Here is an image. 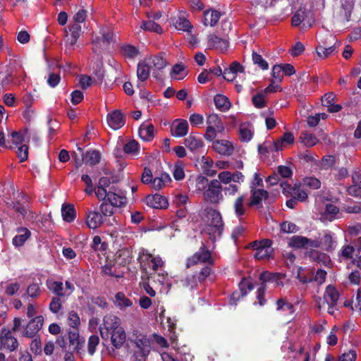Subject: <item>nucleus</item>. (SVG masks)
<instances>
[{
    "label": "nucleus",
    "instance_id": "nucleus-1",
    "mask_svg": "<svg viewBox=\"0 0 361 361\" xmlns=\"http://www.w3.org/2000/svg\"><path fill=\"white\" fill-rule=\"evenodd\" d=\"M204 212V233L214 241L221 235L223 232L224 224L221 215L218 211L213 209H207Z\"/></svg>",
    "mask_w": 361,
    "mask_h": 361
},
{
    "label": "nucleus",
    "instance_id": "nucleus-2",
    "mask_svg": "<svg viewBox=\"0 0 361 361\" xmlns=\"http://www.w3.org/2000/svg\"><path fill=\"white\" fill-rule=\"evenodd\" d=\"M138 261L140 264L141 270L145 273V276H142V279L149 274L147 272L148 268H151L154 273L162 271L164 262L159 256H153L152 255L143 251L140 253Z\"/></svg>",
    "mask_w": 361,
    "mask_h": 361
},
{
    "label": "nucleus",
    "instance_id": "nucleus-3",
    "mask_svg": "<svg viewBox=\"0 0 361 361\" xmlns=\"http://www.w3.org/2000/svg\"><path fill=\"white\" fill-rule=\"evenodd\" d=\"M207 130L204 138L212 141L216 137L217 133L224 131L225 127L220 117L216 114H209L207 118Z\"/></svg>",
    "mask_w": 361,
    "mask_h": 361
},
{
    "label": "nucleus",
    "instance_id": "nucleus-4",
    "mask_svg": "<svg viewBox=\"0 0 361 361\" xmlns=\"http://www.w3.org/2000/svg\"><path fill=\"white\" fill-rule=\"evenodd\" d=\"M223 186L217 179L210 180V184L203 193L204 199L210 203L218 204L224 200Z\"/></svg>",
    "mask_w": 361,
    "mask_h": 361
},
{
    "label": "nucleus",
    "instance_id": "nucleus-5",
    "mask_svg": "<svg viewBox=\"0 0 361 361\" xmlns=\"http://www.w3.org/2000/svg\"><path fill=\"white\" fill-rule=\"evenodd\" d=\"M251 246L256 251L254 256L257 259H269L272 255L273 248L270 240L255 241L252 243Z\"/></svg>",
    "mask_w": 361,
    "mask_h": 361
},
{
    "label": "nucleus",
    "instance_id": "nucleus-6",
    "mask_svg": "<svg viewBox=\"0 0 361 361\" xmlns=\"http://www.w3.org/2000/svg\"><path fill=\"white\" fill-rule=\"evenodd\" d=\"M283 193L288 197H291L297 200L304 202L307 200V193L300 188V185L295 184L293 186L289 185L286 181L281 183Z\"/></svg>",
    "mask_w": 361,
    "mask_h": 361
},
{
    "label": "nucleus",
    "instance_id": "nucleus-7",
    "mask_svg": "<svg viewBox=\"0 0 361 361\" xmlns=\"http://www.w3.org/2000/svg\"><path fill=\"white\" fill-rule=\"evenodd\" d=\"M199 263L213 264L211 252L204 246L187 259L186 267L190 268Z\"/></svg>",
    "mask_w": 361,
    "mask_h": 361
},
{
    "label": "nucleus",
    "instance_id": "nucleus-8",
    "mask_svg": "<svg viewBox=\"0 0 361 361\" xmlns=\"http://www.w3.org/2000/svg\"><path fill=\"white\" fill-rule=\"evenodd\" d=\"M340 293L336 287L332 285L327 286L323 295V302H322V299L319 298L317 303L318 308L321 310L324 304L337 305Z\"/></svg>",
    "mask_w": 361,
    "mask_h": 361
},
{
    "label": "nucleus",
    "instance_id": "nucleus-9",
    "mask_svg": "<svg viewBox=\"0 0 361 361\" xmlns=\"http://www.w3.org/2000/svg\"><path fill=\"white\" fill-rule=\"evenodd\" d=\"M44 324V317L37 316L32 318L24 329L23 335L27 338H34L42 329Z\"/></svg>",
    "mask_w": 361,
    "mask_h": 361
},
{
    "label": "nucleus",
    "instance_id": "nucleus-10",
    "mask_svg": "<svg viewBox=\"0 0 361 361\" xmlns=\"http://www.w3.org/2000/svg\"><path fill=\"white\" fill-rule=\"evenodd\" d=\"M245 177L241 172L235 171L231 173L228 171H224L218 174V180L220 184L228 185L231 182L242 183L244 182Z\"/></svg>",
    "mask_w": 361,
    "mask_h": 361
},
{
    "label": "nucleus",
    "instance_id": "nucleus-11",
    "mask_svg": "<svg viewBox=\"0 0 361 361\" xmlns=\"http://www.w3.org/2000/svg\"><path fill=\"white\" fill-rule=\"evenodd\" d=\"M106 121L109 126L114 130L120 129L126 122L124 115L118 109L107 114Z\"/></svg>",
    "mask_w": 361,
    "mask_h": 361
},
{
    "label": "nucleus",
    "instance_id": "nucleus-12",
    "mask_svg": "<svg viewBox=\"0 0 361 361\" xmlns=\"http://www.w3.org/2000/svg\"><path fill=\"white\" fill-rule=\"evenodd\" d=\"M85 224L90 229H96L103 224L102 215L96 210L87 209L85 212Z\"/></svg>",
    "mask_w": 361,
    "mask_h": 361
},
{
    "label": "nucleus",
    "instance_id": "nucleus-13",
    "mask_svg": "<svg viewBox=\"0 0 361 361\" xmlns=\"http://www.w3.org/2000/svg\"><path fill=\"white\" fill-rule=\"evenodd\" d=\"M313 243H316L317 246L312 247H320L327 252L334 250L336 245V241L329 233H325L319 240H313Z\"/></svg>",
    "mask_w": 361,
    "mask_h": 361
},
{
    "label": "nucleus",
    "instance_id": "nucleus-14",
    "mask_svg": "<svg viewBox=\"0 0 361 361\" xmlns=\"http://www.w3.org/2000/svg\"><path fill=\"white\" fill-rule=\"evenodd\" d=\"M212 147L217 153L226 156L232 154L234 150L233 144L226 140L213 141Z\"/></svg>",
    "mask_w": 361,
    "mask_h": 361
},
{
    "label": "nucleus",
    "instance_id": "nucleus-15",
    "mask_svg": "<svg viewBox=\"0 0 361 361\" xmlns=\"http://www.w3.org/2000/svg\"><path fill=\"white\" fill-rule=\"evenodd\" d=\"M288 245L298 249L317 246L316 243H313V240L300 235H294L291 237L288 240Z\"/></svg>",
    "mask_w": 361,
    "mask_h": 361
},
{
    "label": "nucleus",
    "instance_id": "nucleus-16",
    "mask_svg": "<svg viewBox=\"0 0 361 361\" xmlns=\"http://www.w3.org/2000/svg\"><path fill=\"white\" fill-rule=\"evenodd\" d=\"M171 134L176 137H183L188 132V123L186 120L176 119L171 126Z\"/></svg>",
    "mask_w": 361,
    "mask_h": 361
},
{
    "label": "nucleus",
    "instance_id": "nucleus-17",
    "mask_svg": "<svg viewBox=\"0 0 361 361\" xmlns=\"http://www.w3.org/2000/svg\"><path fill=\"white\" fill-rule=\"evenodd\" d=\"M250 202H248L250 207L259 205L269 196L268 192L265 190L253 188V187L250 189Z\"/></svg>",
    "mask_w": 361,
    "mask_h": 361
},
{
    "label": "nucleus",
    "instance_id": "nucleus-18",
    "mask_svg": "<svg viewBox=\"0 0 361 361\" xmlns=\"http://www.w3.org/2000/svg\"><path fill=\"white\" fill-rule=\"evenodd\" d=\"M293 174V171L290 167L286 166H279L277 169V172L274 173L273 175L269 176L267 181L269 183L270 185H274L277 184L279 180V176L282 178H290Z\"/></svg>",
    "mask_w": 361,
    "mask_h": 361
},
{
    "label": "nucleus",
    "instance_id": "nucleus-19",
    "mask_svg": "<svg viewBox=\"0 0 361 361\" xmlns=\"http://www.w3.org/2000/svg\"><path fill=\"white\" fill-rule=\"evenodd\" d=\"M107 200L114 207H121L127 203V198L126 195L121 191L116 189L109 190Z\"/></svg>",
    "mask_w": 361,
    "mask_h": 361
},
{
    "label": "nucleus",
    "instance_id": "nucleus-20",
    "mask_svg": "<svg viewBox=\"0 0 361 361\" xmlns=\"http://www.w3.org/2000/svg\"><path fill=\"white\" fill-rule=\"evenodd\" d=\"M1 344L4 348L8 349L11 351L16 350L18 346L17 339L11 336V331L8 329L2 330Z\"/></svg>",
    "mask_w": 361,
    "mask_h": 361
},
{
    "label": "nucleus",
    "instance_id": "nucleus-21",
    "mask_svg": "<svg viewBox=\"0 0 361 361\" xmlns=\"http://www.w3.org/2000/svg\"><path fill=\"white\" fill-rule=\"evenodd\" d=\"M145 202L148 206L155 209H164L168 207L167 200L158 194L147 196Z\"/></svg>",
    "mask_w": 361,
    "mask_h": 361
},
{
    "label": "nucleus",
    "instance_id": "nucleus-22",
    "mask_svg": "<svg viewBox=\"0 0 361 361\" xmlns=\"http://www.w3.org/2000/svg\"><path fill=\"white\" fill-rule=\"evenodd\" d=\"M248 203H246V197L245 195H239L233 203L234 213L238 218H241L246 213Z\"/></svg>",
    "mask_w": 361,
    "mask_h": 361
},
{
    "label": "nucleus",
    "instance_id": "nucleus-23",
    "mask_svg": "<svg viewBox=\"0 0 361 361\" xmlns=\"http://www.w3.org/2000/svg\"><path fill=\"white\" fill-rule=\"evenodd\" d=\"M126 341V334L123 329H117L116 331L111 332V343L116 349H120Z\"/></svg>",
    "mask_w": 361,
    "mask_h": 361
},
{
    "label": "nucleus",
    "instance_id": "nucleus-24",
    "mask_svg": "<svg viewBox=\"0 0 361 361\" xmlns=\"http://www.w3.org/2000/svg\"><path fill=\"white\" fill-rule=\"evenodd\" d=\"M104 326L108 332L116 331L117 329L123 328L121 326V320L118 317L113 314H108L104 317Z\"/></svg>",
    "mask_w": 361,
    "mask_h": 361
},
{
    "label": "nucleus",
    "instance_id": "nucleus-25",
    "mask_svg": "<svg viewBox=\"0 0 361 361\" xmlns=\"http://www.w3.org/2000/svg\"><path fill=\"white\" fill-rule=\"evenodd\" d=\"M254 135V128L249 123H241L239 126V138L242 142H249Z\"/></svg>",
    "mask_w": 361,
    "mask_h": 361
},
{
    "label": "nucleus",
    "instance_id": "nucleus-26",
    "mask_svg": "<svg viewBox=\"0 0 361 361\" xmlns=\"http://www.w3.org/2000/svg\"><path fill=\"white\" fill-rule=\"evenodd\" d=\"M138 332L137 331L134 336L135 338H131V341L135 343L137 349L143 350L144 352H149L150 351V345L149 339L147 336H143L140 334L137 335Z\"/></svg>",
    "mask_w": 361,
    "mask_h": 361
},
{
    "label": "nucleus",
    "instance_id": "nucleus-27",
    "mask_svg": "<svg viewBox=\"0 0 361 361\" xmlns=\"http://www.w3.org/2000/svg\"><path fill=\"white\" fill-rule=\"evenodd\" d=\"M213 160L208 157H202L201 159V168L204 173L209 177H213L216 174V171Z\"/></svg>",
    "mask_w": 361,
    "mask_h": 361
},
{
    "label": "nucleus",
    "instance_id": "nucleus-28",
    "mask_svg": "<svg viewBox=\"0 0 361 361\" xmlns=\"http://www.w3.org/2000/svg\"><path fill=\"white\" fill-rule=\"evenodd\" d=\"M68 341L70 345H72L75 350H80L81 344L85 342L83 338H80L78 328H73L68 332Z\"/></svg>",
    "mask_w": 361,
    "mask_h": 361
},
{
    "label": "nucleus",
    "instance_id": "nucleus-29",
    "mask_svg": "<svg viewBox=\"0 0 361 361\" xmlns=\"http://www.w3.org/2000/svg\"><path fill=\"white\" fill-rule=\"evenodd\" d=\"M294 140L295 138L292 133H285L281 139L275 142V145H274V151L279 152L283 150L286 145L293 144Z\"/></svg>",
    "mask_w": 361,
    "mask_h": 361
},
{
    "label": "nucleus",
    "instance_id": "nucleus-30",
    "mask_svg": "<svg viewBox=\"0 0 361 361\" xmlns=\"http://www.w3.org/2000/svg\"><path fill=\"white\" fill-rule=\"evenodd\" d=\"M220 16L221 14L218 11L207 10L204 12L203 23L206 26H214L218 23Z\"/></svg>",
    "mask_w": 361,
    "mask_h": 361
},
{
    "label": "nucleus",
    "instance_id": "nucleus-31",
    "mask_svg": "<svg viewBox=\"0 0 361 361\" xmlns=\"http://www.w3.org/2000/svg\"><path fill=\"white\" fill-rule=\"evenodd\" d=\"M208 46L211 48L224 51L228 47V42L226 39L218 37L215 35H211L208 37Z\"/></svg>",
    "mask_w": 361,
    "mask_h": 361
},
{
    "label": "nucleus",
    "instance_id": "nucleus-32",
    "mask_svg": "<svg viewBox=\"0 0 361 361\" xmlns=\"http://www.w3.org/2000/svg\"><path fill=\"white\" fill-rule=\"evenodd\" d=\"M274 274L275 273H271L269 271H264L259 275V280L262 282V286L258 289V298L261 305L263 304L261 300V297L265 291L264 283L267 282L272 283L275 277Z\"/></svg>",
    "mask_w": 361,
    "mask_h": 361
},
{
    "label": "nucleus",
    "instance_id": "nucleus-33",
    "mask_svg": "<svg viewBox=\"0 0 361 361\" xmlns=\"http://www.w3.org/2000/svg\"><path fill=\"white\" fill-rule=\"evenodd\" d=\"M171 181L170 176L166 173H162L159 177L153 178L151 186L156 190H159Z\"/></svg>",
    "mask_w": 361,
    "mask_h": 361
},
{
    "label": "nucleus",
    "instance_id": "nucleus-34",
    "mask_svg": "<svg viewBox=\"0 0 361 361\" xmlns=\"http://www.w3.org/2000/svg\"><path fill=\"white\" fill-rule=\"evenodd\" d=\"M150 68L151 67L145 59L142 61L139 62L137 69L138 80L145 81L149 78Z\"/></svg>",
    "mask_w": 361,
    "mask_h": 361
},
{
    "label": "nucleus",
    "instance_id": "nucleus-35",
    "mask_svg": "<svg viewBox=\"0 0 361 361\" xmlns=\"http://www.w3.org/2000/svg\"><path fill=\"white\" fill-rule=\"evenodd\" d=\"M155 128L153 125L142 123L139 128V135L145 140H150L154 136Z\"/></svg>",
    "mask_w": 361,
    "mask_h": 361
},
{
    "label": "nucleus",
    "instance_id": "nucleus-36",
    "mask_svg": "<svg viewBox=\"0 0 361 361\" xmlns=\"http://www.w3.org/2000/svg\"><path fill=\"white\" fill-rule=\"evenodd\" d=\"M68 29L71 36L70 39H68V41L71 46H73L80 36L82 28L80 24L73 23L69 25Z\"/></svg>",
    "mask_w": 361,
    "mask_h": 361
},
{
    "label": "nucleus",
    "instance_id": "nucleus-37",
    "mask_svg": "<svg viewBox=\"0 0 361 361\" xmlns=\"http://www.w3.org/2000/svg\"><path fill=\"white\" fill-rule=\"evenodd\" d=\"M150 67H154L157 70H161L167 65L166 59L161 55L154 56L152 57L145 58Z\"/></svg>",
    "mask_w": 361,
    "mask_h": 361
},
{
    "label": "nucleus",
    "instance_id": "nucleus-38",
    "mask_svg": "<svg viewBox=\"0 0 361 361\" xmlns=\"http://www.w3.org/2000/svg\"><path fill=\"white\" fill-rule=\"evenodd\" d=\"M101 159V155L99 152L96 150L87 151L83 154L84 163L90 166L97 164Z\"/></svg>",
    "mask_w": 361,
    "mask_h": 361
},
{
    "label": "nucleus",
    "instance_id": "nucleus-39",
    "mask_svg": "<svg viewBox=\"0 0 361 361\" xmlns=\"http://www.w3.org/2000/svg\"><path fill=\"white\" fill-rule=\"evenodd\" d=\"M100 34L102 35V38H97L93 41L94 43L99 44V46H105L106 44H108L113 38V33L109 28H102Z\"/></svg>",
    "mask_w": 361,
    "mask_h": 361
},
{
    "label": "nucleus",
    "instance_id": "nucleus-40",
    "mask_svg": "<svg viewBox=\"0 0 361 361\" xmlns=\"http://www.w3.org/2000/svg\"><path fill=\"white\" fill-rule=\"evenodd\" d=\"M47 288L59 296H64L66 293L63 292V285L62 282L48 279L46 282Z\"/></svg>",
    "mask_w": 361,
    "mask_h": 361
},
{
    "label": "nucleus",
    "instance_id": "nucleus-41",
    "mask_svg": "<svg viewBox=\"0 0 361 361\" xmlns=\"http://www.w3.org/2000/svg\"><path fill=\"white\" fill-rule=\"evenodd\" d=\"M214 102L216 109L221 111H227L230 109L231 104L228 99L222 94H217L214 97Z\"/></svg>",
    "mask_w": 361,
    "mask_h": 361
},
{
    "label": "nucleus",
    "instance_id": "nucleus-42",
    "mask_svg": "<svg viewBox=\"0 0 361 361\" xmlns=\"http://www.w3.org/2000/svg\"><path fill=\"white\" fill-rule=\"evenodd\" d=\"M185 145L191 151H196L203 146L202 140L193 135H189L185 139Z\"/></svg>",
    "mask_w": 361,
    "mask_h": 361
},
{
    "label": "nucleus",
    "instance_id": "nucleus-43",
    "mask_svg": "<svg viewBox=\"0 0 361 361\" xmlns=\"http://www.w3.org/2000/svg\"><path fill=\"white\" fill-rule=\"evenodd\" d=\"M63 219L66 222H71L75 218V210L71 204H63L61 208Z\"/></svg>",
    "mask_w": 361,
    "mask_h": 361
},
{
    "label": "nucleus",
    "instance_id": "nucleus-44",
    "mask_svg": "<svg viewBox=\"0 0 361 361\" xmlns=\"http://www.w3.org/2000/svg\"><path fill=\"white\" fill-rule=\"evenodd\" d=\"M121 51L122 55L128 59H135L139 55V50L134 46L126 44L121 47Z\"/></svg>",
    "mask_w": 361,
    "mask_h": 361
},
{
    "label": "nucleus",
    "instance_id": "nucleus-45",
    "mask_svg": "<svg viewBox=\"0 0 361 361\" xmlns=\"http://www.w3.org/2000/svg\"><path fill=\"white\" fill-rule=\"evenodd\" d=\"M311 13L305 10L300 9L292 18V25L293 26H298L301 23L305 20V18L308 17Z\"/></svg>",
    "mask_w": 361,
    "mask_h": 361
},
{
    "label": "nucleus",
    "instance_id": "nucleus-46",
    "mask_svg": "<svg viewBox=\"0 0 361 361\" xmlns=\"http://www.w3.org/2000/svg\"><path fill=\"white\" fill-rule=\"evenodd\" d=\"M210 184V181L204 176H198L195 179V188L198 192H204Z\"/></svg>",
    "mask_w": 361,
    "mask_h": 361
},
{
    "label": "nucleus",
    "instance_id": "nucleus-47",
    "mask_svg": "<svg viewBox=\"0 0 361 361\" xmlns=\"http://www.w3.org/2000/svg\"><path fill=\"white\" fill-rule=\"evenodd\" d=\"M167 273L162 270L157 273L149 274L147 275V276H146V279L148 280L152 279L155 283H159L160 285H164L167 279Z\"/></svg>",
    "mask_w": 361,
    "mask_h": 361
},
{
    "label": "nucleus",
    "instance_id": "nucleus-48",
    "mask_svg": "<svg viewBox=\"0 0 361 361\" xmlns=\"http://www.w3.org/2000/svg\"><path fill=\"white\" fill-rule=\"evenodd\" d=\"M185 164L183 161H178L175 164L173 170V176L175 180H181L185 178V171H184Z\"/></svg>",
    "mask_w": 361,
    "mask_h": 361
},
{
    "label": "nucleus",
    "instance_id": "nucleus-49",
    "mask_svg": "<svg viewBox=\"0 0 361 361\" xmlns=\"http://www.w3.org/2000/svg\"><path fill=\"white\" fill-rule=\"evenodd\" d=\"M141 28L144 30L154 32L158 34H161L162 32V28L161 26L153 20L143 22L141 25Z\"/></svg>",
    "mask_w": 361,
    "mask_h": 361
},
{
    "label": "nucleus",
    "instance_id": "nucleus-50",
    "mask_svg": "<svg viewBox=\"0 0 361 361\" xmlns=\"http://www.w3.org/2000/svg\"><path fill=\"white\" fill-rule=\"evenodd\" d=\"M125 153L131 155H137L139 151V144L135 140H130L123 146Z\"/></svg>",
    "mask_w": 361,
    "mask_h": 361
},
{
    "label": "nucleus",
    "instance_id": "nucleus-51",
    "mask_svg": "<svg viewBox=\"0 0 361 361\" xmlns=\"http://www.w3.org/2000/svg\"><path fill=\"white\" fill-rule=\"evenodd\" d=\"M336 49V44L331 46L328 48L320 45L317 47V53L319 58L326 59L328 56H329L331 54H332Z\"/></svg>",
    "mask_w": 361,
    "mask_h": 361
},
{
    "label": "nucleus",
    "instance_id": "nucleus-52",
    "mask_svg": "<svg viewBox=\"0 0 361 361\" xmlns=\"http://www.w3.org/2000/svg\"><path fill=\"white\" fill-rule=\"evenodd\" d=\"M22 231L24 233L18 235L13 239V244L16 247L23 245L30 235V232L27 228L22 229Z\"/></svg>",
    "mask_w": 361,
    "mask_h": 361
},
{
    "label": "nucleus",
    "instance_id": "nucleus-53",
    "mask_svg": "<svg viewBox=\"0 0 361 361\" xmlns=\"http://www.w3.org/2000/svg\"><path fill=\"white\" fill-rule=\"evenodd\" d=\"M116 257L121 259V263H129L132 259L131 252L128 248H122L119 250L116 254Z\"/></svg>",
    "mask_w": 361,
    "mask_h": 361
},
{
    "label": "nucleus",
    "instance_id": "nucleus-54",
    "mask_svg": "<svg viewBox=\"0 0 361 361\" xmlns=\"http://www.w3.org/2000/svg\"><path fill=\"white\" fill-rule=\"evenodd\" d=\"M300 139L307 147H312L318 142V139L314 135L307 133H302Z\"/></svg>",
    "mask_w": 361,
    "mask_h": 361
},
{
    "label": "nucleus",
    "instance_id": "nucleus-55",
    "mask_svg": "<svg viewBox=\"0 0 361 361\" xmlns=\"http://www.w3.org/2000/svg\"><path fill=\"white\" fill-rule=\"evenodd\" d=\"M116 303L121 308L127 307L132 305V302L127 298L123 293H118L116 295Z\"/></svg>",
    "mask_w": 361,
    "mask_h": 361
},
{
    "label": "nucleus",
    "instance_id": "nucleus-56",
    "mask_svg": "<svg viewBox=\"0 0 361 361\" xmlns=\"http://www.w3.org/2000/svg\"><path fill=\"white\" fill-rule=\"evenodd\" d=\"M266 94L262 91L258 92L256 95L252 97V103L257 108L261 109L265 106Z\"/></svg>",
    "mask_w": 361,
    "mask_h": 361
},
{
    "label": "nucleus",
    "instance_id": "nucleus-57",
    "mask_svg": "<svg viewBox=\"0 0 361 361\" xmlns=\"http://www.w3.org/2000/svg\"><path fill=\"white\" fill-rule=\"evenodd\" d=\"M252 61L255 64L257 65L262 70H267L269 68L268 63L262 58V56L255 51L252 52Z\"/></svg>",
    "mask_w": 361,
    "mask_h": 361
},
{
    "label": "nucleus",
    "instance_id": "nucleus-58",
    "mask_svg": "<svg viewBox=\"0 0 361 361\" xmlns=\"http://www.w3.org/2000/svg\"><path fill=\"white\" fill-rule=\"evenodd\" d=\"M175 27L177 30L188 32L191 28L189 20L184 18H178L175 23Z\"/></svg>",
    "mask_w": 361,
    "mask_h": 361
},
{
    "label": "nucleus",
    "instance_id": "nucleus-59",
    "mask_svg": "<svg viewBox=\"0 0 361 361\" xmlns=\"http://www.w3.org/2000/svg\"><path fill=\"white\" fill-rule=\"evenodd\" d=\"M114 206L106 200L100 205V212L104 216H110L114 214Z\"/></svg>",
    "mask_w": 361,
    "mask_h": 361
},
{
    "label": "nucleus",
    "instance_id": "nucleus-60",
    "mask_svg": "<svg viewBox=\"0 0 361 361\" xmlns=\"http://www.w3.org/2000/svg\"><path fill=\"white\" fill-rule=\"evenodd\" d=\"M99 343V338L96 335L91 336L88 339V353L93 355L96 350L97 346Z\"/></svg>",
    "mask_w": 361,
    "mask_h": 361
},
{
    "label": "nucleus",
    "instance_id": "nucleus-61",
    "mask_svg": "<svg viewBox=\"0 0 361 361\" xmlns=\"http://www.w3.org/2000/svg\"><path fill=\"white\" fill-rule=\"evenodd\" d=\"M61 307L62 302L61 299L57 297H53L49 306V310L51 312L56 314L60 311Z\"/></svg>",
    "mask_w": 361,
    "mask_h": 361
},
{
    "label": "nucleus",
    "instance_id": "nucleus-62",
    "mask_svg": "<svg viewBox=\"0 0 361 361\" xmlns=\"http://www.w3.org/2000/svg\"><path fill=\"white\" fill-rule=\"evenodd\" d=\"M68 321L69 326L72 327V329L78 328L80 324V319L78 314L73 311L68 313Z\"/></svg>",
    "mask_w": 361,
    "mask_h": 361
},
{
    "label": "nucleus",
    "instance_id": "nucleus-63",
    "mask_svg": "<svg viewBox=\"0 0 361 361\" xmlns=\"http://www.w3.org/2000/svg\"><path fill=\"white\" fill-rule=\"evenodd\" d=\"M275 142H264L258 146V151L262 154H265L269 152L274 151Z\"/></svg>",
    "mask_w": 361,
    "mask_h": 361
},
{
    "label": "nucleus",
    "instance_id": "nucleus-64",
    "mask_svg": "<svg viewBox=\"0 0 361 361\" xmlns=\"http://www.w3.org/2000/svg\"><path fill=\"white\" fill-rule=\"evenodd\" d=\"M197 281L198 279L195 275H191L183 280L182 283L183 286L192 289L197 286Z\"/></svg>",
    "mask_w": 361,
    "mask_h": 361
}]
</instances>
